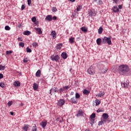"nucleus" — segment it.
Here are the masks:
<instances>
[{
	"label": "nucleus",
	"instance_id": "obj_1",
	"mask_svg": "<svg viewBox=\"0 0 131 131\" xmlns=\"http://www.w3.org/2000/svg\"><path fill=\"white\" fill-rule=\"evenodd\" d=\"M119 71L122 72L123 74H125L128 71H129V69L126 64H123L119 66Z\"/></svg>",
	"mask_w": 131,
	"mask_h": 131
},
{
	"label": "nucleus",
	"instance_id": "obj_2",
	"mask_svg": "<svg viewBox=\"0 0 131 131\" xmlns=\"http://www.w3.org/2000/svg\"><path fill=\"white\" fill-rule=\"evenodd\" d=\"M70 86L69 85L63 86L62 88H60L59 92L61 95L64 93H67L68 90H69Z\"/></svg>",
	"mask_w": 131,
	"mask_h": 131
},
{
	"label": "nucleus",
	"instance_id": "obj_3",
	"mask_svg": "<svg viewBox=\"0 0 131 131\" xmlns=\"http://www.w3.org/2000/svg\"><path fill=\"white\" fill-rule=\"evenodd\" d=\"M103 43H108V45H111L112 44L111 41V38L104 37L102 40Z\"/></svg>",
	"mask_w": 131,
	"mask_h": 131
},
{
	"label": "nucleus",
	"instance_id": "obj_4",
	"mask_svg": "<svg viewBox=\"0 0 131 131\" xmlns=\"http://www.w3.org/2000/svg\"><path fill=\"white\" fill-rule=\"evenodd\" d=\"M88 73L91 75H94L95 74V68L93 66H91L90 68L88 70Z\"/></svg>",
	"mask_w": 131,
	"mask_h": 131
},
{
	"label": "nucleus",
	"instance_id": "obj_5",
	"mask_svg": "<svg viewBox=\"0 0 131 131\" xmlns=\"http://www.w3.org/2000/svg\"><path fill=\"white\" fill-rule=\"evenodd\" d=\"M50 59L52 60V61H55L56 62H58L59 60H60V56H59L58 55L55 56L52 55L50 57Z\"/></svg>",
	"mask_w": 131,
	"mask_h": 131
},
{
	"label": "nucleus",
	"instance_id": "obj_6",
	"mask_svg": "<svg viewBox=\"0 0 131 131\" xmlns=\"http://www.w3.org/2000/svg\"><path fill=\"white\" fill-rule=\"evenodd\" d=\"M65 104V100L63 99H59L57 102V106L59 107H62Z\"/></svg>",
	"mask_w": 131,
	"mask_h": 131
},
{
	"label": "nucleus",
	"instance_id": "obj_7",
	"mask_svg": "<svg viewBox=\"0 0 131 131\" xmlns=\"http://www.w3.org/2000/svg\"><path fill=\"white\" fill-rule=\"evenodd\" d=\"M129 84V83L127 81H124L121 83V85L122 88H127L128 86V85Z\"/></svg>",
	"mask_w": 131,
	"mask_h": 131
},
{
	"label": "nucleus",
	"instance_id": "obj_8",
	"mask_svg": "<svg viewBox=\"0 0 131 131\" xmlns=\"http://www.w3.org/2000/svg\"><path fill=\"white\" fill-rule=\"evenodd\" d=\"M112 10L114 13H118L119 12V9L117 7V6H114L113 8L112 9Z\"/></svg>",
	"mask_w": 131,
	"mask_h": 131
},
{
	"label": "nucleus",
	"instance_id": "obj_9",
	"mask_svg": "<svg viewBox=\"0 0 131 131\" xmlns=\"http://www.w3.org/2000/svg\"><path fill=\"white\" fill-rule=\"evenodd\" d=\"M34 29L37 31L38 34H42V31H41V29H40V28H35Z\"/></svg>",
	"mask_w": 131,
	"mask_h": 131
},
{
	"label": "nucleus",
	"instance_id": "obj_10",
	"mask_svg": "<svg viewBox=\"0 0 131 131\" xmlns=\"http://www.w3.org/2000/svg\"><path fill=\"white\" fill-rule=\"evenodd\" d=\"M47 121H42L40 123V125L42 126L43 128H45L47 126Z\"/></svg>",
	"mask_w": 131,
	"mask_h": 131
},
{
	"label": "nucleus",
	"instance_id": "obj_11",
	"mask_svg": "<svg viewBox=\"0 0 131 131\" xmlns=\"http://www.w3.org/2000/svg\"><path fill=\"white\" fill-rule=\"evenodd\" d=\"M46 20H47L48 21H52L53 20V17L51 15H47L45 18Z\"/></svg>",
	"mask_w": 131,
	"mask_h": 131
},
{
	"label": "nucleus",
	"instance_id": "obj_12",
	"mask_svg": "<svg viewBox=\"0 0 131 131\" xmlns=\"http://www.w3.org/2000/svg\"><path fill=\"white\" fill-rule=\"evenodd\" d=\"M77 99L75 97H72L71 98V102L73 103V104H77Z\"/></svg>",
	"mask_w": 131,
	"mask_h": 131
},
{
	"label": "nucleus",
	"instance_id": "obj_13",
	"mask_svg": "<svg viewBox=\"0 0 131 131\" xmlns=\"http://www.w3.org/2000/svg\"><path fill=\"white\" fill-rule=\"evenodd\" d=\"M108 117H109V116L108 115V114L104 113L102 114V118L104 119V120H106V119H108Z\"/></svg>",
	"mask_w": 131,
	"mask_h": 131
},
{
	"label": "nucleus",
	"instance_id": "obj_14",
	"mask_svg": "<svg viewBox=\"0 0 131 131\" xmlns=\"http://www.w3.org/2000/svg\"><path fill=\"white\" fill-rule=\"evenodd\" d=\"M29 128V125L28 124H25L23 127V130L27 131Z\"/></svg>",
	"mask_w": 131,
	"mask_h": 131
},
{
	"label": "nucleus",
	"instance_id": "obj_15",
	"mask_svg": "<svg viewBox=\"0 0 131 131\" xmlns=\"http://www.w3.org/2000/svg\"><path fill=\"white\" fill-rule=\"evenodd\" d=\"M61 57L64 60L67 59V54L66 52H62L61 53Z\"/></svg>",
	"mask_w": 131,
	"mask_h": 131
},
{
	"label": "nucleus",
	"instance_id": "obj_16",
	"mask_svg": "<svg viewBox=\"0 0 131 131\" xmlns=\"http://www.w3.org/2000/svg\"><path fill=\"white\" fill-rule=\"evenodd\" d=\"M51 34L54 39L57 37V34L56 33V32L55 31H52Z\"/></svg>",
	"mask_w": 131,
	"mask_h": 131
},
{
	"label": "nucleus",
	"instance_id": "obj_17",
	"mask_svg": "<svg viewBox=\"0 0 131 131\" xmlns=\"http://www.w3.org/2000/svg\"><path fill=\"white\" fill-rule=\"evenodd\" d=\"M83 113V112H82V110H80L78 112V114L76 115L77 117H79V116H81Z\"/></svg>",
	"mask_w": 131,
	"mask_h": 131
},
{
	"label": "nucleus",
	"instance_id": "obj_18",
	"mask_svg": "<svg viewBox=\"0 0 131 131\" xmlns=\"http://www.w3.org/2000/svg\"><path fill=\"white\" fill-rule=\"evenodd\" d=\"M33 90L34 91H36L37 90H38V84H37V83H34L33 84Z\"/></svg>",
	"mask_w": 131,
	"mask_h": 131
},
{
	"label": "nucleus",
	"instance_id": "obj_19",
	"mask_svg": "<svg viewBox=\"0 0 131 131\" xmlns=\"http://www.w3.org/2000/svg\"><path fill=\"white\" fill-rule=\"evenodd\" d=\"M57 88L54 87V89H51L50 90V94L52 95V92H55V93H58V90H57Z\"/></svg>",
	"mask_w": 131,
	"mask_h": 131
},
{
	"label": "nucleus",
	"instance_id": "obj_20",
	"mask_svg": "<svg viewBox=\"0 0 131 131\" xmlns=\"http://www.w3.org/2000/svg\"><path fill=\"white\" fill-rule=\"evenodd\" d=\"M105 95V93L100 92L98 94L96 95V97H99V98H103V96Z\"/></svg>",
	"mask_w": 131,
	"mask_h": 131
},
{
	"label": "nucleus",
	"instance_id": "obj_21",
	"mask_svg": "<svg viewBox=\"0 0 131 131\" xmlns=\"http://www.w3.org/2000/svg\"><path fill=\"white\" fill-rule=\"evenodd\" d=\"M94 103H95V106H98V105H100V104H101V100L99 99H96L94 101Z\"/></svg>",
	"mask_w": 131,
	"mask_h": 131
},
{
	"label": "nucleus",
	"instance_id": "obj_22",
	"mask_svg": "<svg viewBox=\"0 0 131 131\" xmlns=\"http://www.w3.org/2000/svg\"><path fill=\"white\" fill-rule=\"evenodd\" d=\"M89 13V16L90 17H93V16L96 15V14H95V13H94V12H93V11L92 10H90Z\"/></svg>",
	"mask_w": 131,
	"mask_h": 131
},
{
	"label": "nucleus",
	"instance_id": "obj_23",
	"mask_svg": "<svg viewBox=\"0 0 131 131\" xmlns=\"http://www.w3.org/2000/svg\"><path fill=\"white\" fill-rule=\"evenodd\" d=\"M20 82L17 81H15L13 83V85H14V86H20Z\"/></svg>",
	"mask_w": 131,
	"mask_h": 131
},
{
	"label": "nucleus",
	"instance_id": "obj_24",
	"mask_svg": "<svg viewBox=\"0 0 131 131\" xmlns=\"http://www.w3.org/2000/svg\"><path fill=\"white\" fill-rule=\"evenodd\" d=\"M96 42L98 46H100V45H101V42H102V39L100 38H98L96 40Z\"/></svg>",
	"mask_w": 131,
	"mask_h": 131
},
{
	"label": "nucleus",
	"instance_id": "obj_25",
	"mask_svg": "<svg viewBox=\"0 0 131 131\" xmlns=\"http://www.w3.org/2000/svg\"><path fill=\"white\" fill-rule=\"evenodd\" d=\"M69 42L71 43H73V42H74V39H75V38L73 37H70L69 39Z\"/></svg>",
	"mask_w": 131,
	"mask_h": 131
},
{
	"label": "nucleus",
	"instance_id": "obj_26",
	"mask_svg": "<svg viewBox=\"0 0 131 131\" xmlns=\"http://www.w3.org/2000/svg\"><path fill=\"white\" fill-rule=\"evenodd\" d=\"M107 71L108 69H107L105 67H103V68L101 70V73H106V72H107Z\"/></svg>",
	"mask_w": 131,
	"mask_h": 131
},
{
	"label": "nucleus",
	"instance_id": "obj_27",
	"mask_svg": "<svg viewBox=\"0 0 131 131\" xmlns=\"http://www.w3.org/2000/svg\"><path fill=\"white\" fill-rule=\"evenodd\" d=\"M31 34V32L29 31H25L24 32V35H30Z\"/></svg>",
	"mask_w": 131,
	"mask_h": 131
},
{
	"label": "nucleus",
	"instance_id": "obj_28",
	"mask_svg": "<svg viewBox=\"0 0 131 131\" xmlns=\"http://www.w3.org/2000/svg\"><path fill=\"white\" fill-rule=\"evenodd\" d=\"M81 30L83 31V32H88V29L85 28V27H83L81 28Z\"/></svg>",
	"mask_w": 131,
	"mask_h": 131
},
{
	"label": "nucleus",
	"instance_id": "obj_29",
	"mask_svg": "<svg viewBox=\"0 0 131 131\" xmlns=\"http://www.w3.org/2000/svg\"><path fill=\"white\" fill-rule=\"evenodd\" d=\"M36 76L37 77H39L40 76V70H38L36 73Z\"/></svg>",
	"mask_w": 131,
	"mask_h": 131
},
{
	"label": "nucleus",
	"instance_id": "obj_30",
	"mask_svg": "<svg viewBox=\"0 0 131 131\" xmlns=\"http://www.w3.org/2000/svg\"><path fill=\"white\" fill-rule=\"evenodd\" d=\"M83 94L84 95H89V94H90V91H88L86 89H85L83 91Z\"/></svg>",
	"mask_w": 131,
	"mask_h": 131
},
{
	"label": "nucleus",
	"instance_id": "obj_31",
	"mask_svg": "<svg viewBox=\"0 0 131 131\" xmlns=\"http://www.w3.org/2000/svg\"><path fill=\"white\" fill-rule=\"evenodd\" d=\"M57 49L60 50V49H61V48H62V43H58L56 45V47Z\"/></svg>",
	"mask_w": 131,
	"mask_h": 131
},
{
	"label": "nucleus",
	"instance_id": "obj_32",
	"mask_svg": "<svg viewBox=\"0 0 131 131\" xmlns=\"http://www.w3.org/2000/svg\"><path fill=\"white\" fill-rule=\"evenodd\" d=\"M102 32H103V28L100 27L98 29V33L99 34H102Z\"/></svg>",
	"mask_w": 131,
	"mask_h": 131
},
{
	"label": "nucleus",
	"instance_id": "obj_33",
	"mask_svg": "<svg viewBox=\"0 0 131 131\" xmlns=\"http://www.w3.org/2000/svg\"><path fill=\"white\" fill-rule=\"evenodd\" d=\"M106 122V120H103L99 122L98 125H102L103 123H105Z\"/></svg>",
	"mask_w": 131,
	"mask_h": 131
},
{
	"label": "nucleus",
	"instance_id": "obj_34",
	"mask_svg": "<svg viewBox=\"0 0 131 131\" xmlns=\"http://www.w3.org/2000/svg\"><path fill=\"white\" fill-rule=\"evenodd\" d=\"M81 9H82V6H80V5L78 6V7H77V9H76L77 12H79V11H80V10H81Z\"/></svg>",
	"mask_w": 131,
	"mask_h": 131
},
{
	"label": "nucleus",
	"instance_id": "obj_35",
	"mask_svg": "<svg viewBox=\"0 0 131 131\" xmlns=\"http://www.w3.org/2000/svg\"><path fill=\"white\" fill-rule=\"evenodd\" d=\"M104 108H98L97 111V113H99L100 112H104Z\"/></svg>",
	"mask_w": 131,
	"mask_h": 131
},
{
	"label": "nucleus",
	"instance_id": "obj_36",
	"mask_svg": "<svg viewBox=\"0 0 131 131\" xmlns=\"http://www.w3.org/2000/svg\"><path fill=\"white\" fill-rule=\"evenodd\" d=\"M90 123L91 124L92 126L94 125V124L95 123V119H91L90 120Z\"/></svg>",
	"mask_w": 131,
	"mask_h": 131
},
{
	"label": "nucleus",
	"instance_id": "obj_37",
	"mask_svg": "<svg viewBox=\"0 0 131 131\" xmlns=\"http://www.w3.org/2000/svg\"><path fill=\"white\" fill-rule=\"evenodd\" d=\"M90 118L91 119H94V118H96V114L95 113H93L91 116Z\"/></svg>",
	"mask_w": 131,
	"mask_h": 131
},
{
	"label": "nucleus",
	"instance_id": "obj_38",
	"mask_svg": "<svg viewBox=\"0 0 131 131\" xmlns=\"http://www.w3.org/2000/svg\"><path fill=\"white\" fill-rule=\"evenodd\" d=\"M77 100V99H79L80 98V95H79V93H76L75 94V97Z\"/></svg>",
	"mask_w": 131,
	"mask_h": 131
},
{
	"label": "nucleus",
	"instance_id": "obj_39",
	"mask_svg": "<svg viewBox=\"0 0 131 131\" xmlns=\"http://www.w3.org/2000/svg\"><path fill=\"white\" fill-rule=\"evenodd\" d=\"M32 46H33L34 48H36V47H38V44L36 42H34L32 44Z\"/></svg>",
	"mask_w": 131,
	"mask_h": 131
},
{
	"label": "nucleus",
	"instance_id": "obj_40",
	"mask_svg": "<svg viewBox=\"0 0 131 131\" xmlns=\"http://www.w3.org/2000/svg\"><path fill=\"white\" fill-rule=\"evenodd\" d=\"M0 86L3 88H6V85L5 84V83L2 82L0 83Z\"/></svg>",
	"mask_w": 131,
	"mask_h": 131
},
{
	"label": "nucleus",
	"instance_id": "obj_41",
	"mask_svg": "<svg viewBox=\"0 0 131 131\" xmlns=\"http://www.w3.org/2000/svg\"><path fill=\"white\" fill-rule=\"evenodd\" d=\"M6 69L5 66H3L2 65H0V70H5Z\"/></svg>",
	"mask_w": 131,
	"mask_h": 131
},
{
	"label": "nucleus",
	"instance_id": "obj_42",
	"mask_svg": "<svg viewBox=\"0 0 131 131\" xmlns=\"http://www.w3.org/2000/svg\"><path fill=\"white\" fill-rule=\"evenodd\" d=\"M26 50H27V53H31V52H32V50H31L30 49V48H28V47H27V48H26Z\"/></svg>",
	"mask_w": 131,
	"mask_h": 131
},
{
	"label": "nucleus",
	"instance_id": "obj_43",
	"mask_svg": "<svg viewBox=\"0 0 131 131\" xmlns=\"http://www.w3.org/2000/svg\"><path fill=\"white\" fill-rule=\"evenodd\" d=\"M8 105L9 107H11V106H12V105H13V101H9L8 102Z\"/></svg>",
	"mask_w": 131,
	"mask_h": 131
},
{
	"label": "nucleus",
	"instance_id": "obj_44",
	"mask_svg": "<svg viewBox=\"0 0 131 131\" xmlns=\"http://www.w3.org/2000/svg\"><path fill=\"white\" fill-rule=\"evenodd\" d=\"M28 61H29V59H28V58H27V57L24 59V63H27V62H28Z\"/></svg>",
	"mask_w": 131,
	"mask_h": 131
},
{
	"label": "nucleus",
	"instance_id": "obj_45",
	"mask_svg": "<svg viewBox=\"0 0 131 131\" xmlns=\"http://www.w3.org/2000/svg\"><path fill=\"white\" fill-rule=\"evenodd\" d=\"M32 131H38L37 130V128L36 127V126H34L33 127V128H32Z\"/></svg>",
	"mask_w": 131,
	"mask_h": 131
},
{
	"label": "nucleus",
	"instance_id": "obj_46",
	"mask_svg": "<svg viewBox=\"0 0 131 131\" xmlns=\"http://www.w3.org/2000/svg\"><path fill=\"white\" fill-rule=\"evenodd\" d=\"M5 30H10L11 28H10V27H9V26H6L5 27Z\"/></svg>",
	"mask_w": 131,
	"mask_h": 131
},
{
	"label": "nucleus",
	"instance_id": "obj_47",
	"mask_svg": "<svg viewBox=\"0 0 131 131\" xmlns=\"http://www.w3.org/2000/svg\"><path fill=\"white\" fill-rule=\"evenodd\" d=\"M13 52L12 51H6V55H10V54H12Z\"/></svg>",
	"mask_w": 131,
	"mask_h": 131
},
{
	"label": "nucleus",
	"instance_id": "obj_48",
	"mask_svg": "<svg viewBox=\"0 0 131 131\" xmlns=\"http://www.w3.org/2000/svg\"><path fill=\"white\" fill-rule=\"evenodd\" d=\"M19 46L20 47H21V48H24V42H19Z\"/></svg>",
	"mask_w": 131,
	"mask_h": 131
},
{
	"label": "nucleus",
	"instance_id": "obj_49",
	"mask_svg": "<svg viewBox=\"0 0 131 131\" xmlns=\"http://www.w3.org/2000/svg\"><path fill=\"white\" fill-rule=\"evenodd\" d=\"M32 22H35L36 21V17L35 16H34L32 18Z\"/></svg>",
	"mask_w": 131,
	"mask_h": 131
},
{
	"label": "nucleus",
	"instance_id": "obj_50",
	"mask_svg": "<svg viewBox=\"0 0 131 131\" xmlns=\"http://www.w3.org/2000/svg\"><path fill=\"white\" fill-rule=\"evenodd\" d=\"M57 8H56V7H53L52 9V12H57Z\"/></svg>",
	"mask_w": 131,
	"mask_h": 131
},
{
	"label": "nucleus",
	"instance_id": "obj_51",
	"mask_svg": "<svg viewBox=\"0 0 131 131\" xmlns=\"http://www.w3.org/2000/svg\"><path fill=\"white\" fill-rule=\"evenodd\" d=\"M28 6H30L31 5V0H27Z\"/></svg>",
	"mask_w": 131,
	"mask_h": 131
},
{
	"label": "nucleus",
	"instance_id": "obj_52",
	"mask_svg": "<svg viewBox=\"0 0 131 131\" xmlns=\"http://www.w3.org/2000/svg\"><path fill=\"white\" fill-rule=\"evenodd\" d=\"M24 9H25V6L24 5H22L21 7V11H23V10H24Z\"/></svg>",
	"mask_w": 131,
	"mask_h": 131
},
{
	"label": "nucleus",
	"instance_id": "obj_53",
	"mask_svg": "<svg viewBox=\"0 0 131 131\" xmlns=\"http://www.w3.org/2000/svg\"><path fill=\"white\" fill-rule=\"evenodd\" d=\"M99 4L103 5V1L102 0H99Z\"/></svg>",
	"mask_w": 131,
	"mask_h": 131
},
{
	"label": "nucleus",
	"instance_id": "obj_54",
	"mask_svg": "<svg viewBox=\"0 0 131 131\" xmlns=\"http://www.w3.org/2000/svg\"><path fill=\"white\" fill-rule=\"evenodd\" d=\"M2 78H4V75L0 74V79H2Z\"/></svg>",
	"mask_w": 131,
	"mask_h": 131
},
{
	"label": "nucleus",
	"instance_id": "obj_55",
	"mask_svg": "<svg viewBox=\"0 0 131 131\" xmlns=\"http://www.w3.org/2000/svg\"><path fill=\"white\" fill-rule=\"evenodd\" d=\"M52 20H57V16H54L52 17Z\"/></svg>",
	"mask_w": 131,
	"mask_h": 131
},
{
	"label": "nucleus",
	"instance_id": "obj_56",
	"mask_svg": "<svg viewBox=\"0 0 131 131\" xmlns=\"http://www.w3.org/2000/svg\"><path fill=\"white\" fill-rule=\"evenodd\" d=\"M115 4H117L119 0H113Z\"/></svg>",
	"mask_w": 131,
	"mask_h": 131
},
{
	"label": "nucleus",
	"instance_id": "obj_57",
	"mask_svg": "<svg viewBox=\"0 0 131 131\" xmlns=\"http://www.w3.org/2000/svg\"><path fill=\"white\" fill-rule=\"evenodd\" d=\"M118 8H119V9H122V6L121 5H119Z\"/></svg>",
	"mask_w": 131,
	"mask_h": 131
},
{
	"label": "nucleus",
	"instance_id": "obj_58",
	"mask_svg": "<svg viewBox=\"0 0 131 131\" xmlns=\"http://www.w3.org/2000/svg\"><path fill=\"white\" fill-rule=\"evenodd\" d=\"M70 95H71V96H73V95H74V92H72L70 93Z\"/></svg>",
	"mask_w": 131,
	"mask_h": 131
},
{
	"label": "nucleus",
	"instance_id": "obj_59",
	"mask_svg": "<svg viewBox=\"0 0 131 131\" xmlns=\"http://www.w3.org/2000/svg\"><path fill=\"white\" fill-rule=\"evenodd\" d=\"M18 40H20V41H22V38H20V37H18L17 38Z\"/></svg>",
	"mask_w": 131,
	"mask_h": 131
},
{
	"label": "nucleus",
	"instance_id": "obj_60",
	"mask_svg": "<svg viewBox=\"0 0 131 131\" xmlns=\"http://www.w3.org/2000/svg\"><path fill=\"white\" fill-rule=\"evenodd\" d=\"M70 2H72V3L75 2V0H69Z\"/></svg>",
	"mask_w": 131,
	"mask_h": 131
},
{
	"label": "nucleus",
	"instance_id": "obj_61",
	"mask_svg": "<svg viewBox=\"0 0 131 131\" xmlns=\"http://www.w3.org/2000/svg\"><path fill=\"white\" fill-rule=\"evenodd\" d=\"M10 114H11V115H14V113H13V112H10Z\"/></svg>",
	"mask_w": 131,
	"mask_h": 131
},
{
	"label": "nucleus",
	"instance_id": "obj_62",
	"mask_svg": "<svg viewBox=\"0 0 131 131\" xmlns=\"http://www.w3.org/2000/svg\"><path fill=\"white\" fill-rule=\"evenodd\" d=\"M74 12H75V13H77V12L76 11H75Z\"/></svg>",
	"mask_w": 131,
	"mask_h": 131
},
{
	"label": "nucleus",
	"instance_id": "obj_63",
	"mask_svg": "<svg viewBox=\"0 0 131 131\" xmlns=\"http://www.w3.org/2000/svg\"><path fill=\"white\" fill-rule=\"evenodd\" d=\"M97 0H94V2H97Z\"/></svg>",
	"mask_w": 131,
	"mask_h": 131
},
{
	"label": "nucleus",
	"instance_id": "obj_64",
	"mask_svg": "<svg viewBox=\"0 0 131 131\" xmlns=\"http://www.w3.org/2000/svg\"><path fill=\"white\" fill-rule=\"evenodd\" d=\"M21 105H23V103H21Z\"/></svg>",
	"mask_w": 131,
	"mask_h": 131
}]
</instances>
